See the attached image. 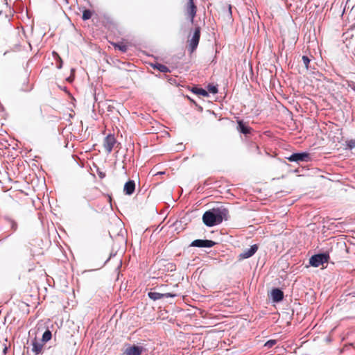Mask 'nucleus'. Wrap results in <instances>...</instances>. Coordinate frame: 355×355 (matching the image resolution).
<instances>
[{
	"instance_id": "obj_1",
	"label": "nucleus",
	"mask_w": 355,
	"mask_h": 355,
	"mask_svg": "<svg viewBox=\"0 0 355 355\" xmlns=\"http://www.w3.org/2000/svg\"><path fill=\"white\" fill-rule=\"evenodd\" d=\"M228 214V209L224 206L214 207L204 213L202 221L207 226L212 227L220 224L223 219L227 220Z\"/></svg>"
},
{
	"instance_id": "obj_2",
	"label": "nucleus",
	"mask_w": 355,
	"mask_h": 355,
	"mask_svg": "<svg viewBox=\"0 0 355 355\" xmlns=\"http://www.w3.org/2000/svg\"><path fill=\"white\" fill-rule=\"evenodd\" d=\"M200 37V28L199 26L195 28L194 33L191 39L188 40V50L192 53L197 48Z\"/></svg>"
},
{
	"instance_id": "obj_3",
	"label": "nucleus",
	"mask_w": 355,
	"mask_h": 355,
	"mask_svg": "<svg viewBox=\"0 0 355 355\" xmlns=\"http://www.w3.org/2000/svg\"><path fill=\"white\" fill-rule=\"evenodd\" d=\"M184 12L190 19V21L193 23L197 12V6L194 3V0H188L184 6Z\"/></svg>"
},
{
	"instance_id": "obj_4",
	"label": "nucleus",
	"mask_w": 355,
	"mask_h": 355,
	"mask_svg": "<svg viewBox=\"0 0 355 355\" xmlns=\"http://www.w3.org/2000/svg\"><path fill=\"white\" fill-rule=\"evenodd\" d=\"M329 257L326 254H318L312 256L309 259V263L314 267H318L324 263L328 262Z\"/></svg>"
},
{
	"instance_id": "obj_5",
	"label": "nucleus",
	"mask_w": 355,
	"mask_h": 355,
	"mask_svg": "<svg viewBox=\"0 0 355 355\" xmlns=\"http://www.w3.org/2000/svg\"><path fill=\"white\" fill-rule=\"evenodd\" d=\"M288 160L290 162H309L311 160V156L309 153L304 152L300 153H293L288 157Z\"/></svg>"
},
{
	"instance_id": "obj_6",
	"label": "nucleus",
	"mask_w": 355,
	"mask_h": 355,
	"mask_svg": "<svg viewBox=\"0 0 355 355\" xmlns=\"http://www.w3.org/2000/svg\"><path fill=\"white\" fill-rule=\"evenodd\" d=\"M145 351V348L139 345H129L123 352L124 355H141Z\"/></svg>"
},
{
	"instance_id": "obj_7",
	"label": "nucleus",
	"mask_w": 355,
	"mask_h": 355,
	"mask_svg": "<svg viewBox=\"0 0 355 355\" xmlns=\"http://www.w3.org/2000/svg\"><path fill=\"white\" fill-rule=\"evenodd\" d=\"M216 245V242L211 240L196 239L191 242V246L198 248H211Z\"/></svg>"
},
{
	"instance_id": "obj_8",
	"label": "nucleus",
	"mask_w": 355,
	"mask_h": 355,
	"mask_svg": "<svg viewBox=\"0 0 355 355\" xmlns=\"http://www.w3.org/2000/svg\"><path fill=\"white\" fill-rule=\"evenodd\" d=\"M116 144V139L113 135H108L103 141V146L107 153L112 152L114 144Z\"/></svg>"
},
{
	"instance_id": "obj_9",
	"label": "nucleus",
	"mask_w": 355,
	"mask_h": 355,
	"mask_svg": "<svg viewBox=\"0 0 355 355\" xmlns=\"http://www.w3.org/2000/svg\"><path fill=\"white\" fill-rule=\"evenodd\" d=\"M148 297L153 300H160L163 297H174L178 296V294L173 292H168L164 293H159L157 292H149Z\"/></svg>"
},
{
	"instance_id": "obj_10",
	"label": "nucleus",
	"mask_w": 355,
	"mask_h": 355,
	"mask_svg": "<svg viewBox=\"0 0 355 355\" xmlns=\"http://www.w3.org/2000/svg\"><path fill=\"white\" fill-rule=\"evenodd\" d=\"M44 343L37 340V338H34L32 341V351L35 353V355H38L42 353Z\"/></svg>"
},
{
	"instance_id": "obj_11",
	"label": "nucleus",
	"mask_w": 355,
	"mask_h": 355,
	"mask_svg": "<svg viewBox=\"0 0 355 355\" xmlns=\"http://www.w3.org/2000/svg\"><path fill=\"white\" fill-rule=\"evenodd\" d=\"M258 250L257 245L254 244L250 247V249H248L245 251H243L242 253H241L239 256V260H242L244 259H248L249 257H251L252 255L255 254V252Z\"/></svg>"
},
{
	"instance_id": "obj_12",
	"label": "nucleus",
	"mask_w": 355,
	"mask_h": 355,
	"mask_svg": "<svg viewBox=\"0 0 355 355\" xmlns=\"http://www.w3.org/2000/svg\"><path fill=\"white\" fill-rule=\"evenodd\" d=\"M238 126L237 130L244 135L250 134L252 129L247 124V123L243 122L241 120L237 121Z\"/></svg>"
},
{
	"instance_id": "obj_13",
	"label": "nucleus",
	"mask_w": 355,
	"mask_h": 355,
	"mask_svg": "<svg viewBox=\"0 0 355 355\" xmlns=\"http://www.w3.org/2000/svg\"><path fill=\"white\" fill-rule=\"evenodd\" d=\"M271 297L274 302H279L284 298V293L279 288H274L271 291Z\"/></svg>"
},
{
	"instance_id": "obj_14",
	"label": "nucleus",
	"mask_w": 355,
	"mask_h": 355,
	"mask_svg": "<svg viewBox=\"0 0 355 355\" xmlns=\"http://www.w3.org/2000/svg\"><path fill=\"white\" fill-rule=\"evenodd\" d=\"M135 189V183L133 180L128 181L123 188V191L126 195H132Z\"/></svg>"
},
{
	"instance_id": "obj_15",
	"label": "nucleus",
	"mask_w": 355,
	"mask_h": 355,
	"mask_svg": "<svg viewBox=\"0 0 355 355\" xmlns=\"http://www.w3.org/2000/svg\"><path fill=\"white\" fill-rule=\"evenodd\" d=\"M16 306L19 308V311L22 314H28L29 313V305L22 301H18Z\"/></svg>"
},
{
	"instance_id": "obj_16",
	"label": "nucleus",
	"mask_w": 355,
	"mask_h": 355,
	"mask_svg": "<svg viewBox=\"0 0 355 355\" xmlns=\"http://www.w3.org/2000/svg\"><path fill=\"white\" fill-rule=\"evenodd\" d=\"M152 67L155 69H157L158 71H159L160 72H162V73H168V72H171L170 69H168V67H167L166 65H164L162 64H160V63H155V64H151Z\"/></svg>"
},
{
	"instance_id": "obj_17",
	"label": "nucleus",
	"mask_w": 355,
	"mask_h": 355,
	"mask_svg": "<svg viewBox=\"0 0 355 355\" xmlns=\"http://www.w3.org/2000/svg\"><path fill=\"white\" fill-rule=\"evenodd\" d=\"M191 91L194 94H198V95H201L202 96L207 97L209 96L208 92L202 88L193 87Z\"/></svg>"
},
{
	"instance_id": "obj_18",
	"label": "nucleus",
	"mask_w": 355,
	"mask_h": 355,
	"mask_svg": "<svg viewBox=\"0 0 355 355\" xmlns=\"http://www.w3.org/2000/svg\"><path fill=\"white\" fill-rule=\"evenodd\" d=\"M6 220H7L8 225H10V230H12V232L17 231V227H18L17 223L14 219L10 218H6Z\"/></svg>"
},
{
	"instance_id": "obj_19",
	"label": "nucleus",
	"mask_w": 355,
	"mask_h": 355,
	"mask_svg": "<svg viewBox=\"0 0 355 355\" xmlns=\"http://www.w3.org/2000/svg\"><path fill=\"white\" fill-rule=\"evenodd\" d=\"M52 334L50 330L47 329L44 331V333L42 335V338L41 341H42L44 343L48 342L51 339Z\"/></svg>"
},
{
	"instance_id": "obj_20",
	"label": "nucleus",
	"mask_w": 355,
	"mask_h": 355,
	"mask_svg": "<svg viewBox=\"0 0 355 355\" xmlns=\"http://www.w3.org/2000/svg\"><path fill=\"white\" fill-rule=\"evenodd\" d=\"M114 47L118 49L122 52H126L128 51V45L123 44V42H119L114 44Z\"/></svg>"
},
{
	"instance_id": "obj_21",
	"label": "nucleus",
	"mask_w": 355,
	"mask_h": 355,
	"mask_svg": "<svg viewBox=\"0 0 355 355\" xmlns=\"http://www.w3.org/2000/svg\"><path fill=\"white\" fill-rule=\"evenodd\" d=\"M92 16V12L89 10H85L83 13V20H87L90 19Z\"/></svg>"
},
{
	"instance_id": "obj_22",
	"label": "nucleus",
	"mask_w": 355,
	"mask_h": 355,
	"mask_svg": "<svg viewBox=\"0 0 355 355\" xmlns=\"http://www.w3.org/2000/svg\"><path fill=\"white\" fill-rule=\"evenodd\" d=\"M303 64L306 69H309V64L310 63V59L306 55H303L302 58Z\"/></svg>"
},
{
	"instance_id": "obj_23",
	"label": "nucleus",
	"mask_w": 355,
	"mask_h": 355,
	"mask_svg": "<svg viewBox=\"0 0 355 355\" xmlns=\"http://www.w3.org/2000/svg\"><path fill=\"white\" fill-rule=\"evenodd\" d=\"M207 89L210 93H212V94L218 93V89H217L216 86H215V85H209L207 87Z\"/></svg>"
},
{
	"instance_id": "obj_24",
	"label": "nucleus",
	"mask_w": 355,
	"mask_h": 355,
	"mask_svg": "<svg viewBox=\"0 0 355 355\" xmlns=\"http://www.w3.org/2000/svg\"><path fill=\"white\" fill-rule=\"evenodd\" d=\"M53 55H54L58 58V60L59 64H58V66H57V67H58V69H61V68H62V63H63L62 58H61L60 57V55H59L56 52H55V51L53 53Z\"/></svg>"
},
{
	"instance_id": "obj_25",
	"label": "nucleus",
	"mask_w": 355,
	"mask_h": 355,
	"mask_svg": "<svg viewBox=\"0 0 355 355\" xmlns=\"http://www.w3.org/2000/svg\"><path fill=\"white\" fill-rule=\"evenodd\" d=\"M275 344H276V340H268V342L266 343L265 346L268 347V348H270L272 346H274Z\"/></svg>"
},
{
	"instance_id": "obj_26",
	"label": "nucleus",
	"mask_w": 355,
	"mask_h": 355,
	"mask_svg": "<svg viewBox=\"0 0 355 355\" xmlns=\"http://www.w3.org/2000/svg\"><path fill=\"white\" fill-rule=\"evenodd\" d=\"M347 146L349 148H353L355 147V141L354 140H350L347 143Z\"/></svg>"
},
{
	"instance_id": "obj_27",
	"label": "nucleus",
	"mask_w": 355,
	"mask_h": 355,
	"mask_svg": "<svg viewBox=\"0 0 355 355\" xmlns=\"http://www.w3.org/2000/svg\"><path fill=\"white\" fill-rule=\"evenodd\" d=\"M37 112L38 113V114L40 115H42V110L41 108V107H39L38 108H37Z\"/></svg>"
},
{
	"instance_id": "obj_28",
	"label": "nucleus",
	"mask_w": 355,
	"mask_h": 355,
	"mask_svg": "<svg viewBox=\"0 0 355 355\" xmlns=\"http://www.w3.org/2000/svg\"><path fill=\"white\" fill-rule=\"evenodd\" d=\"M98 175H99V177H100L101 178H103L105 176V173H101V172H100V173H98Z\"/></svg>"
}]
</instances>
